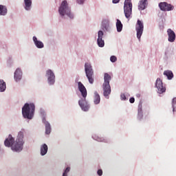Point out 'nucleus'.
<instances>
[{
    "instance_id": "a211bd4d",
    "label": "nucleus",
    "mask_w": 176,
    "mask_h": 176,
    "mask_svg": "<svg viewBox=\"0 0 176 176\" xmlns=\"http://www.w3.org/2000/svg\"><path fill=\"white\" fill-rule=\"evenodd\" d=\"M155 87L157 89H166V86L163 84V81L160 78H157L155 81Z\"/></svg>"
},
{
    "instance_id": "7ed1b4c3",
    "label": "nucleus",
    "mask_w": 176,
    "mask_h": 176,
    "mask_svg": "<svg viewBox=\"0 0 176 176\" xmlns=\"http://www.w3.org/2000/svg\"><path fill=\"white\" fill-rule=\"evenodd\" d=\"M58 13L59 14L60 19L62 20H74L75 19V14L71 10V6L68 3L67 0L63 1L59 5L58 9Z\"/></svg>"
},
{
    "instance_id": "ea45409f",
    "label": "nucleus",
    "mask_w": 176,
    "mask_h": 176,
    "mask_svg": "<svg viewBox=\"0 0 176 176\" xmlns=\"http://www.w3.org/2000/svg\"><path fill=\"white\" fill-rule=\"evenodd\" d=\"M5 90H6L5 89H0V92L3 93V91H5Z\"/></svg>"
},
{
    "instance_id": "c9c22d12",
    "label": "nucleus",
    "mask_w": 176,
    "mask_h": 176,
    "mask_svg": "<svg viewBox=\"0 0 176 176\" xmlns=\"http://www.w3.org/2000/svg\"><path fill=\"white\" fill-rule=\"evenodd\" d=\"M135 101V99L134 98H131L129 99V102H131V104H134Z\"/></svg>"
},
{
    "instance_id": "423d86ee",
    "label": "nucleus",
    "mask_w": 176,
    "mask_h": 176,
    "mask_svg": "<svg viewBox=\"0 0 176 176\" xmlns=\"http://www.w3.org/2000/svg\"><path fill=\"white\" fill-rule=\"evenodd\" d=\"M84 71L86 78L88 79L91 85L94 83V69L91 63L86 62L84 65Z\"/></svg>"
},
{
    "instance_id": "f257e3e1",
    "label": "nucleus",
    "mask_w": 176,
    "mask_h": 176,
    "mask_svg": "<svg viewBox=\"0 0 176 176\" xmlns=\"http://www.w3.org/2000/svg\"><path fill=\"white\" fill-rule=\"evenodd\" d=\"M24 129L19 131L15 142L12 135H9L8 138L6 139L4 142V145L8 148L11 146V149L14 152H21V151H23V145H24V140H23V138H24Z\"/></svg>"
},
{
    "instance_id": "2eb2a0df",
    "label": "nucleus",
    "mask_w": 176,
    "mask_h": 176,
    "mask_svg": "<svg viewBox=\"0 0 176 176\" xmlns=\"http://www.w3.org/2000/svg\"><path fill=\"white\" fill-rule=\"evenodd\" d=\"M167 35H168V41L170 43H173V42H175V32H173V30L171 29H168L167 30Z\"/></svg>"
},
{
    "instance_id": "393cba45",
    "label": "nucleus",
    "mask_w": 176,
    "mask_h": 176,
    "mask_svg": "<svg viewBox=\"0 0 176 176\" xmlns=\"http://www.w3.org/2000/svg\"><path fill=\"white\" fill-rule=\"evenodd\" d=\"M109 94H111V89H105L103 91V96L105 98H109Z\"/></svg>"
},
{
    "instance_id": "c756f323",
    "label": "nucleus",
    "mask_w": 176,
    "mask_h": 176,
    "mask_svg": "<svg viewBox=\"0 0 176 176\" xmlns=\"http://www.w3.org/2000/svg\"><path fill=\"white\" fill-rule=\"evenodd\" d=\"M0 49H3V50H6V49H8V46L5 43H0Z\"/></svg>"
},
{
    "instance_id": "412c9836",
    "label": "nucleus",
    "mask_w": 176,
    "mask_h": 176,
    "mask_svg": "<svg viewBox=\"0 0 176 176\" xmlns=\"http://www.w3.org/2000/svg\"><path fill=\"white\" fill-rule=\"evenodd\" d=\"M116 25L117 28V32H122L123 30V24L122 23V21H120L119 19H117Z\"/></svg>"
},
{
    "instance_id": "9d476101",
    "label": "nucleus",
    "mask_w": 176,
    "mask_h": 176,
    "mask_svg": "<svg viewBox=\"0 0 176 176\" xmlns=\"http://www.w3.org/2000/svg\"><path fill=\"white\" fill-rule=\"evenodd\" d=\"M159 8L162 12H171L174 10V6L167 2H161L159 3Z\"/></svg>"
},
{
    "instance_id": "cd10ccee",
    "label": "nucleus",
    "mask_w": 176,
    "mask_h": 176,
    "mask_svg": "<svg viewBox=\"0 0 176 176\" xmlns=\"http://www.w3.org/2000/svg\"><path fill=\"white\" fill-rule=\"evenodd\" d=\"M110 61L111 63H116V61H118V58L116 56L113 55L110 57Z\"/></svg>"
},
{
    "instance_id": "6ab92c4d",
    "label": "nucleus",
    "mask_w": 176,
    "mask_h": 176,
    "mask_svg": "<svg viewBox=\"0 0 176 176\" xmlns=\"http://www.w3.org/2000/svg\"><path fill=\"white\" fill-rule=\"evenodd\" d=\"M164 76H166L168 80H173L174 78V74L171 70H165L164 72Z\"/></svg>"
},
{
    "instance_id": "6e6552de",
    "label": "nucleus",
    "mask_w": 176,
    "mask_h": 176,
    "mask_svg": "<svg viewBox=\"0 0 176 176\" xmlns=\"http://www.w3.org/2000/svg\"><path fill=\"white\" fill-rule=\"evenodd\" d=\"M47 82L50 86L54 85V83H56V74H54V72L50 69H48L45 71V75Z\"/></svg>"
},
{
    "instance_id": "a19ab883",
    "label": "nucleus",
    "mask_w": 176,
    "mask_h": 176,
    "mask_svg": "<svg viewBox=\"0 0 176 176\" xmlns=\"http://www.w3.org/2000/svg\"><path fill=\"white\" fill-rule=\"evenodd\" d=\"M98 141H100V142H104V138L99 139Z\"/></svg>"
},
{
    "instance_id": "f03ea898",
    "label": "nucleus",
    "mask_w": 176,
    "mask_h": 176,
    "mask_svg": "<svg viewBox=\"0 0 176 176\" xmlns=\"http://www.w3.org/2000/svg\"><path fill=\"white\" fill-rule=\"evenodd\" d=\"M101 30L98 32L97 45L98 47H104L105 46V41H104V32L105 34H111L112 32V27L111 26V21L109 18H104L102 19Z\"/></svg>"
},
{
    "instance_id": "20e7f679",
    "label": "nucleus",
    "mask_w": 176,
    "mask_h": 176,
    "mask_svg": "<svg viewBox=\"0 0 176 176\" xmlns=\"http://www.w3.org/2000/svg\"><path fill=\"white\" fill-rule=\"evenodd\" d=\"M35 113V104L34 103H25L22 108V114L25 119H32Z\"/></svg>"
},
{
    "instance_id": "5701e85b",
    "label": "nucleus",
    "mask_w": 176,
    "mask_h": 176,
    "mask_svg": "<svg viewBox=\"0 0 176 176\" xmlns=\"http://www.w3.org/2000/svg\"><path fill=\"white\" fill-rule=\"evenodd\" d=\"M47 145L46 144H43L41 146V156H45V155H46V153H47Z\"/></svg>"
},
{
    "instance_id": "a878e982",
    "label": "nucleus",
    "mask_w": 176,
    "mask_h": 176,
    "mask_svg": "<svg viewBox=\"0 0 176 176\" xmlns=\"http://www.w3.org/2000/svg\"><path fill=\"white\" fill-rule=\"evenodd\" d=\"M0 89H6V82L3 79H0Z\"/></svg>"
},
{
    "instance_id": "b1692460",
    "label": "nucleus",
    "mask_w": 176,
    "mask_h": 176,
    "mask_svg": "<svg viewBox=\"0 0 176 176\" xmlns=\"http://www.w3.org/2000/svg\"><path fill=\"white\" fill-rule=\"evenodd\" d=\"M45 134L49 135L52 131L50 124L47 122H45Z\"/></svg>"
},
{
    "instance_id": "f704fd0d",
    "label": "nucleus",
    "mask_w": 176,
    "mask_h": 176,
    "mask_svg": "<svg viewBox=\"0 0 176 176\" xmlns=\"http://www.w3.org/2000/svg\"><path fill=\"white\" fill-rule=\"evenodd\" d=\"M120 98H121V100H122L123 101H126V95H124V94H122L120 95Z\"/></svg>"
},
{
    "instance_id": "f3484780",
    "label": "nucleus",
    "mask_w": 176,
    "mask_h": 176,
    "mask_svg": "<svg viewBox=\"0 0 176 176\" xmlns=\"http://www.w3.org/2000/svg\"><path fill=\"white\" fill-rule=\"evenodd\" d=\"M93 98L94 104H95V105H98V104H100V102H101V97L100 96V94L97 91H95L94 93Z\"/></svg>"
},
{
    "instance_id": "e433bc0d",
    "label": "nucleus",
    "mask_w": 176,
    "mask_h": 176,
    "mask_svg": "<svg viewBox=\"0 0 176 176\" xmlns=\"http://www.w3.org/2000/svg\"><path fill=\"white\" fill-rule=\"evenodd\" d=\"M97 173L100 176L102 175V170L99 169Z\"/></svg>"
},
{
    "instance_id": "9b49d317",
    "label": "nucleus",
    "mask_w": 176,
    "mask_h": 176,
    "mask_svg": "<svg viewBox=\"0 0 176 176\" xmlns=\"http://www.w3.org/2000/svg\"><path fill=\"white\" fill-rule=\"evenodd\" d=\"M23 79V69L21 67H17L14 72V80L19 83Z\"/></svg>"
},
{
    "instance_id": "7c9ffc66",
    "label": "nucleus",
    "mask_w": 176,
    "mask_h": 176,
    "mask_svg": "<svg viewBox=\"0 0 176 176\" xmlns=\"http://www.w3.org/2000/svg\"><path fill=\"white\" fill-rule=\"evenodd\" d=\"M69 170H71V168L67 167L66 168L65 170L64 171L63 176H67V174H68V173H69Z\"/></svg>"
},
{
    "instance_id": "58836bf2",
    "label": "nucleus",
    "mask_w": 176,
    "mask_h": 176,
    "mask_svg": "<svg viewBox=\"0 0 176 176\" xmlns=\"http://www.w3.org/2000/svg\"><path fill=\"white\" fill-rule=\"evenodd\" d=\"M136 97H137L138 98H141V94H136Z\"/></svg>"
},
{
    "instance_id": "4be33fe9",
    "label": "nucleus",
    "mask_w": 176,
    "mask_h": 176,
    "mask_svg": "<svg viewBox=\"0 0 176 176\" xmlns=\"http://www.w3.org/2000/svg\"><path fill=\"white\" fill-rule=\"evenodd\" d=\"M142 118H144V114L142 113V104H140L138 105V119L139 120H142Z\"/></svg>"
},
{
    "instance_id": "473e14b6",
    "label": "nucleus",
    "mask_w": 176,
    "mask_h": 176,
    "mask_svg": "<svg viewBox=\"0 0 176 176\" xmlns=\"http://www.w3.org/2000/svg\"><path fill=\"white\" fill-rule=\"evenodd\" d=\"M157 93L159 94H163V93H166V89H158Z\"/></svg>"
},
{
    "instance_id": "4468645a",
    "label": "nucleus",
    "mask_w": 176,
    "mask_h": 176,
    "mask_svg": "<svg viewBox=\"0 0 176 176\" xmlns=\"http://www.w3.org/2000/svg\"><path fill=\"white\" fill-rule=\"evenodd\" d=\"M23 7L26 12H31L32 10V0H23Z\"/></svg>"
},
{
    "instance_id": "0eeeda50",
    "label": "nucleus",
    "mask_w": 176,
    "mask_h": 176,
    "mask_svg": "<svg viewBox=\"0 0 176 176\" xmlns=\"http://www.w3.org/2000/svg\"><path fill=\"white\" fill-rule=\"evenodd\" d=\"M124 13L126 19L130 20L133 14V3L131 0H125L124 2Z\"/></svg>"
},
{
    "instance_id": "ddd939ff",
    "label": "nucleus",
    "mask_w": 176,
    "mask_h": 176,
    "mask_svg": "<svg viewBox=\"0 0 176 176\" xmlns=\"http://www.w3.org/2000/svg\"><path fill=\"white\" fill-rule=\"evenodd\" d=\"M32 41L34 46H36L37 49H43V47H45V44H43V42L38 40V37H36V36H34L32 37Z\"/></svg>"
},
{
    "instance_id": "72a5a7b5",
    "label": "nucleus",
    "mask_w": 176,
    "mask_h": 176,
    "mask_svg": "<svg viewBox=\"0 0 176 176\" xmlns=\"http://www.w3.org/2000/svg\"><path fill=\"white\" fill-rule=\"evenodd\" d=\"M12 64H13V60H12V59L10 58V60H8L7 62L8 67H12Z\"/></svg>"
},
{
    "instance_id": "39448f33",
    "label": "nucleus",
    "mask_w": 176,
    "mask_h": 176,
    "mask_svg": "<svg viewBox=\"0 0 176 176\" xmlns=\"http://www.w3.org/2000/svg\"><path fill=\"white\" fill-rule=\"evenodd\" d=\"M80 93L82 96L78 101V105L80 107L81 109L85 112H87L90 109V104L87 102L86 98L87 97V90L86 89H79Z\"/></svg>"
},
{
    "instance_id": "2f4dec72",
    "label": "nucleus",
    "mask_w": 176,
    "mask_h": 176,
    "mask_svg": "<svg viewBox=\"0 0 176 176\" xmlns=\"http://www.w3.org/2000/svg\"><path fill=\"white\" fill-rule=\"evenodd\" d=\"M76 3L78 5H84L86 0H76Z\"/></svg>"
},
{
    "instance_id": "1a4fd4ad",
    "label": "nucleus",
    "mask_w": 176,
    "mask_h": 176,
    "mask_svg": "<svg viewBox=\"0 0 176 176\" xmlns=\"http://www.w3.org/2000/svg\"><path fill=\"white\" fill-rule=\"evenodd\" d=\"M135 31H136V36L139 41L141 42V36H142V34H144V22L140 19L137 21L135 24Z\"/></svg>"
},
{
    "instance_id": "aec40b11",
    "label": "nucleus",
    "mask_w": 176,
    "mask_h": 176,
    "mask_svg": "<svg viewBox=\"0 0 176 176\" xmlns=\"http://www.w3.org/2000/svg\"><path fill=\"white\" fill-rule=\"evenodd\" d=\"M8 14V7L0 4V16H6Z\"/></svg>"
},
{
    "instance_id": "c85d7f7f",
    "label": "nucleus",
    "mask_w": 176,
    "mask_h": 176,
    "mask_svg": "<svg viewBox=\"0 0 176 176\" xmlns=\"http://www.w3.org/2000/svg\"><path fill=\"white\" fill-rule=\"evenodd\" d=\"M76 85H78V89H86L82 82H76Z\"/></svg>"
},
{
    "instance_id": "bb28decb",
    "label": "nucleus",
    "mask_w": 176,
    "mask_h": 176,
    "mask_svg": "<svg viewBox=\"0 0 176 176\" xmlns=\"http://www.w3.org/2000/svg\"><path fill=\"white\" fill-rule=\"evenodd\" d=\"M172 107H173V111L175 112V107H176V98H174L172 100Z\"/></svg>"
},
{
    "instance_id": "f8f14e48",
    "label": "nucleus",
    "mask_w": 176,
    "mask_h": 176,
    "mask_svg": "<svg viewBox=\"0 0 176 176\" xmlns=\"http://www.w3.org/2000/svg\"><path fill=\"white\" fill-rule=\"evenodd\" d=\"M111 75L108 73L104 74V82L102 87L103 89H111V85H109V81L111 80Z\"/></svg>"
},
{
    "instance_id": "dca6fc26",
    "label": "nucleus",
    "mask_w": 176,
    "mask_h": 176,
    "mask_svg": "<svg viewBox=\"0 0 176 176\" xmlns=\"http://www.w3.org/2000/svg\"><path fill=\"white\" fill-rule=\"evenodd\" d=\"M148 7V0H140L138 3V10L140 11L145 10Z\"/></svg>"
},
{
    "instance_id": "4c0bfd02",
    "label": "nucleus",
    "mask_w": 176,
    "mask_h": 176,
    "mask_svg": "<svg viewBox=\"0 0 176 176\" xmlns=\"http://www.w3.org/2000/svg\"><path fill=\"white\" fill-rule=\"evenodd\" d=\"M120 2V0H112L113 3H119Z\"/></svg>"
}]
</instances>
